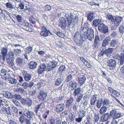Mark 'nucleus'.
<instances>
[{
    "label": "nucleus",
    "mask_w": 124,
    "mask_h": 124,
    "mask_svg": "<svg viewBox=\"0 0 124 124\" xmlns=\"http://www.w3.org/2000/svg\"><path fill=\"white\" fill-rule=\"evenodd\" d=\"M53 69L51 65L48 64L46 66L45 63H43L40 64L38 66V72L39 74H41L45 71H48Z\"/></svg>",
    "instance_id": "1"
},
{
    "label": "nucleus",
    "mask_w": 124,
    "mask_h": 124,
    "mask_svg": "<svg viewBox=\"0 0 124 124\" xmlns=\"http://www.w3.org/2000/svg\"><path fill=\"white\" fill-rule=\"evenodd\" d=\"M107 64L110 69L114 70L116 67V62L115 60L111 59H110L108 60Z\"/></svg>",
    "instance_id": "2"
},
{
    "label": "nucleus",
    "mask_w": 124,
    "mask_h": 124,
    "mask_svg": "<svg viewBox=\"0 0 124 124\" xmlns=\"http://www.w3.org/2000/svg\"><path fill=\"white\" fill-rule=\"evenodd\" d=\"M98 30L101 32L105 34L108 31V27L103 23H101L98 26Z\"/></svg>",
    "instance_id": "3"
},
{
    "label": "nucleus",
    "mask_w": 124,
    "mask_h": 124,
    "mask_svg": "<svg viewBox=\"0 0 124 124\" xmlns=\"http://www.w3.org/2000/svg\"><path fill=\"white\" fill-rule=\"evenodd\" d=\"M117 109H114L112 110L110 112V116L111 117L113 116L114 118L116 119L120 117L122 115L121 113L117 111Z\"/></svg>",
    "instance_id": "4"
},
{
    "label": "nucleus",
    "mask_w": 124,
    "mask_h": 124,
    "mask_svg": "<svg viewBox=\"0 0 124 124\" xmlns=\"http://www.w3.org/2000/svg\"><path fill=\"white\" fill-rule=\"evenodd\" d=\"M65 16L67 19V21L68 25L70 26L71 24L73 19V15L72 13L69 12L66 13Z\"/></svg>",
    "instance_id": "5"
},
{
    "label": "nucleus",
    "mask_w": 124,
    "mask_h": 124,
    "mask_svg": "<svg viewBox=\"0 0 124 124\" xmlns=\"http://www.w3.org/2000/svg\"><path fill=\"white\" fill-rule=\"evenodd\" d=\"M112 22L113 24L115 25V27L118 26L122 20V18L121 16H115Z\"/></svg>",
    "instance_id": "6"
},
{
    "label": "nucleus",
    "mask_w": 124,
    "mask_h": 124,
    "mask_svg": "<svg viewBox=\"0 0 124 124\" xmlns=\"http://www.w3.org/2000/svg\"><path fill=\"white\" fill-rule=\"evenodd\" d=\"M41 29L42 30L40 34L44 37H46L52 35L51 32L49 30H47L45 26H41Z\"/></svg>",
    "instance_id": "7"
},
{
    "label": "nucleus",
    "mask_w": 124,
    "mask_h": 124,
    "mask_svg": "<svg viewBox=\"0 0 124 124\" xmlns=\"http://www.w3.org/2000/svg\"><path fill=\"white\" fill-rule=\"evenodd\" d=\"M77 78V81L80 86L82 85L85 83V81L86 79V77L84 75L81 74L78 75Z\"/></svg>",
    "instance_id": "8"
},
{
    "label": "nucleus",
    "mask_w": 124,
    "mask_h": 124,
    "mask_svg": "<svg viewBox=\"0 0 124 124\" xmlns=\"http://www.w3.org/2000/svg\"><path fill=\"white\" fill-rule=\"evenodd\" d=\"M45 105L43 103H41L38 105L36 108V113L38 112V111H40L41 112L44 111Z\"/></svg>",
    "instance_id": "9"
},
{
    "label": "nucleus",
    "mask_w": 124,
    "mask_h": 124,
    "mask_svg": "<svg viewBox=\"0 0 124 124\" xmlns=\"http://www.w3.org/2000/svg\"><path fill=\"white\" fill-rule=\"evenodd\" d=\"M47 96V93L41 90L40 91L39 95L38 96V98L41 101H43L45 100Z\"/></svg>",
    "instance_id": "10"
},
{
    "label": "nucleus",
    "mask_w": 124,
    "mask_h": 124,
    "mask_svg": "<svg viewBox=\"0 0 124 124\" xmlns=\"http://www.w3.org/2000/svg\"><path fill=\"white\" fill-rule=\"evenodd\" d=\"M86 37L90 41H91L94 39V34L93 30H90L86 34Z\"/></svg>",
    "instance_id": "11"
},
{
    "label": "nucleus",
    "mask_w": 124,
    "mask_h": 124,
    "mask_svg": "<svg viewBox=\"0 0 124 124\" xmlns=\"http://www.w3.org/2000/svg\"><path fill=\"white\" fill-rule=\"evenodd\" d=\"M24 111V115L28 118L31 119L32 118L34 117V114L33 113L29 110V109H25Z\"/></svg>",
    "instance_id": "12"
},
{
    "label": "nucleus",
    "mask_w": 124,
    "mask_h": 124,
    "mask_svg": "<svg viewBox=\"0 0 124 124\" xmlns=\"http://www.w3.org/2000/svg\"><path fill=\"white\" fill-rule=\"evenodd\" d=\"M22 75L23 76L24 79L26 81H29L31 79V76L28 73L27 71L23 70L22 72Z\"/></svg>",
    "instance_id": "13"
},
{
    "label": "nucleus",
    "mask_w": 124,
    "mask_h": 124,
    "mask_svg": "<svg viewBox=\"0 0 124 124\" xmlns=\"http://www.w3.org/2000/svg\"><path fill=\"white\" fill-rule=\"evenodd\" d=\"M8 52V50L6 48H3L1 50V54L2 55V60L3 61L5 60V57L6 56Z\"/></svg>",
    "instance_id": "14"
},
{
    "label": "nucleus",
    "mask_w": 124,
    "mask_h": 124,
    "mask_svg": "<svg viewBox=\"0 0 124 124\" xmlns=\"http://www.w3.org/2000/svg\"><path fill=\"white\" fill-rule=\"evenodd\" d=\"M64 109V105L62 104H57L55 108V110L56 112H60L62 111Z\"/></svg>",
    "instance_id": "15"
},
{
    "label": "nucleus",
    "mask_w": 124,
    "mask_h": 124,
    "mask_svg": "<svg viewBox=\"0 0 124 124\" xmlns=\"http://www.w3.org/2000/svg\"><path fill=\"white\" fill-rule=\"evenodd\" d=\"M22 27L24 29L29 31L32 32V28L29 27V23L27 21L25 22L24 23Z\"/></svg>",
    "instance_id": "16"
},
{
    "label": "nucleus",
    "mask_w": 124,
    "mask_h": 124,
    "mask_svg": "<svg viewBox=\"0 0 124 124\" xmlns=\"http://www.w3.org/2000/svg\"><path fill=\"white\" fill-rule=\"evenodd\" d=\"M17 65L20 67H21L23 65V58L21 57H18L16 60Z\"/></svg>",
    "instance_id": "17"
},
{
    "label": "nucleus",
    "mask_w": 124,
    "mask_h": 124,
    "mask_svg": "<svg viewBox=\"0 0 124 124\" xmlns=\"http://www.w3.org/2000/svg\"><path fill=\"white\" fill-rule=\"evenodd\" d=\"M94 116L93 118V122L94 124L98 122L100 118V113H94Z\"/></svg>",
    "instance_id": "18"
},
{
    "label": "nucleus",
    "mask_w": 124,
    "mask_h": 124,
    "mask_svg": "<svg viewBox=\"0 0 124 124\" xmlns=\"http://www.w3.org/2000/svg\"><path fill=\"white\" fill-rule=\"evenodd\" d=\"M37 65V63L34 61H31L28 63V67L29 68L34 69L36 68Z\"/></svg>",
    "instance_id": "19"
},
{
    "label": "nucleus",
    "mask_w": 124,
    "mask_h": 124,
    "mask_svg": "<svg viewBox=\"0 0 124 124\" xmlns=\"http://www.w3.org/2000/svg\"><path fill=\"white\" fill-rule=\"evenodd\" d=\"M92 30V29L90 28H89L88 27H85V26H82L81 27V29L80 31L81 32L85 34H86L87 33H88L89 30Z\"/></svg>",
    "instance_id": "20"
},
{
    "label": "nucleus",
    "mask_w": 124,
    "mask_h": 124,
    "mask_svg": "<svg viewBox=\"0 0 124 124\" xmlns=\"http://www.w3.org/2000/svg\"><path fill=\"white\" fill-rule=\"evenodd\" d=\"M67 25H68V26H69L68 25L67 21L65 20H64V21L63 20L61 21L59 24V26L61 27L63 29H64Z\"/></svg>",
    "instance_id": "21"
},
{
    "label": "nucleus",
    "mask_w": 124,
    "mask_h": 124,
    "mask_svg": "<svg viewBox=\"0 0 124 124\" xmlns=\"http://www.w3.org/2000/svg\"><path fill=\"white\" fill-rule=\"evenodd\" d=\"M111 117L110 114L108 113L105 114L103 115L102 117L101 118L102 120L103 121H106Z\"/></svg>",
    "instance_id": "22"
},
{
    "label": "nucleus",
    "mask_w": 124,
    "mask_h": 124,
    "mask_svg": "<svg viewBox=\"0 0 124 124\" xmlns=\"http://www.w3.org/2000/svg\"><path fill=\"white\" fill-rule=\"evenodd\" d=\"M97 95H94L91 98L90 101V105L91 106H94L95 105L97 100Z\"/></svg>",
    "instance_id": "23"
},
{
    "label": "nucleus",
    "mask_w": 124,
    "mask_h": 124,
    "mask_svg": "<svg viewBox=\"0 0 124 124\" xmlns=\"http://www.w3.org/2000/svg\"><path fill=\"white\" fill-rule=\"evenodd\" d=\"M87 16L88 20L91 21L95 17L94 13L93 12H91L89 13L88 14Z\"/></svg>",
    "instance_id": "24"
},
{
    "label": "nucleus",
    "mask_w": 124,
    "mask_h": 124,
    "mask_svg": "<svg viewBox=\"0 0 124 124\" xmlns=\"http://www.w3.org/2000/svg\"><path fill=\"white\" fill-rule=\"evenodd\" d=\"M113 49L112 48H109L105 51V54L108 57H110L113 52Z\"/></svg>",
    "instance_id": "25"
},
{
    "label": "nucleus",
    "mask_w": 124,
    "mask_h": 124,
    "mask_svg": "<svg viewBox=\"0 0 124 124\" xmlns=\"http://www.w3.org/2000/svg\"><path fill=\"white\" fill-rule=\"evenodd\" d=\"M81 88L80 87L76 88L74 90V91L73 92V95L75 97L78 95L79 94L81 93Z\"/></svg>",
    "instance_id": "26"
},
{
    "label": "nucleus",
    "mask_w": 124,
    "mask_h": 124,
    "mask_svg": "<svg viewBox=\"0 0 124 124\" xmlns=\"http://www.w3.org/2000/svg\"><path fill=\"white\" fill-rule=\"evenodd\" d=\"M63 80V78L62 77L56 79L55 81V85L57 86L60 85L62 83Z\"/></svg>",
    "instance_id": "27"
},
{
    "label": "nucleus",
    "mask_w": 124,
    "mask_h": 124,
    "mask_svg": "<svg viewBox=\"0 0 124 124\" xmlns=\"http://www.w3.org/2000/svg\"><path fill=\"white\" fill-rule=\"evenodd\" d=\"M118 43V41L117 39H114L112 40L110 43V46L111 47H115L116 46Z\"/></svg>",
    "instance_id": "28"
},
{
    "label": "nucleus",
    "mask_w": 124,
    "mask_h": 124,
    "mask_svg": "<svg viewBox=\"0 0 124 124\" xmlns=\"http://www.w3.org/2000/svg\"><path fill=\"white\" fill-rule=\"evenodd\" d=\"M101 23V22L100 21V20L99 19L96 20L95 19L93 20V24L92 25L93 27H97V26H98L99 25L100 23Z\"/></svg>",
    "instance_id": "29"
},
{
    "label": "nucleus",
    "mask_w": 124,
    "mask_h": 124,
    "mask_svg": "<svg viewBox=\"0 0 124 124\" xmlns=\"http://www.w3.org/2000/svg\"><path fill=\"white\" fill-rule=\"evenodd\" d=\"M7 63L9 64L10 66H12L14 65L13 62V58L8 57L7 58Z\"/></svg>",
    "instance_id": "30"
},
{
    "label": "nucleus",
    "mask_w": 124,
    "mask_h": 124,
    "mask_svg": "<svg viewBox=\"0 0 124 124\" xmlns=\"http://www.w3.org/2000/svg\"><path fill=\"white\" fill-rule=\"evenodd\" d=\"M86 113V111L84 110L80 109V111L78 113V116L83 118L85 116Z\"/></svg>",
    "instance_id": "31"
},
{
    "label": "nucleus",
    "mask_w": 124,
    "mask_h": 124,
    "mask_svg": "<svg viewBox=\"0 0 124 124\" xmlns=\"http://www.w3.org/2000/svg\"><path fill=\"white\" fill-rule=\"evenodd\" d=\"M108 109V108L105 106L102 107L99 111L100 114H102L105 113Z\"/></svg>",
    "instance_id": "32"
},
{
    "label": "nucleus",
    "mask_w": 124,
    "mask_h": 124,
    "mask_svg": "<svg viewBox=\"0 0 124 124\" xmlns=\"http://www.w3.org/2000/svg\"><path fill=\"white\" fill-rule=\"evenodd\" d=\"M73 99L72 98H70L67 101L66 106L68 108H69L70 106H72L73 104Z\"/></svg>",
    "instance_id": "33"
},
{
    "label": "nucleus",
    "mask_w": 124,
    "mask_h": 124,
    "mask_svg": "<svg viewBox=\"0 0 124 124\" xmlns=\"http://www.w3.org/2000/svg\"><path fill=\"white\" fill-rule=\"evenodd\" d=\"M3 94L6 97L10 99L12 98L13 95L11 93L7 91L5 92Z\"/></svg>",
    "instance_id": "34"
},
{
    "label": "nucleus",
    "mask_w": 124,
    "mask_h": 124,
    "mask_svg": "<svg viewBox=\"0 0 124 124\" xmlns=\"http://www.w3.org/2000/svg\"><path fill=\"white\" fill-rule=\"evenodd\" d=\"M94 43L95 44L99 45L101 44V41L99 39L98 36H95Z\"/></svg>",
    "instance_id": "35"
},
{
    "label": "nucleus",
    "mask_w": 124,
    "mask_h": 124,
    "mask_svg": "<svg viewBox=\"0 0 124 124\" xmlns=\"http://www.w3.org/2000/svg\"><path fill=\"white\" fill-rule=\"evenodd\" d=\"M29 20L30 22L33 24H35L36 22L40 23L39 20L36 18H34L33 17H31Z\"/></svg>",
    "instance_id": "36"
},
{
    "label": "nucleus",
    "mask_w": 124,
    "mask_h": 124,
    "mask_svg": "<svg viewBox=\"0 0 124 124\" xmlns=\"http://www.w3.org/2000/svg\"><path fill=\"white\" fill-rule=\"evenodd\" d=\"M8 81H9V83H11L12 84H15L17 82V81L16 79L12 78L9 79Z\"/></svg>",
    "instance_id": "37"
},
{
    "label": "nucleus",
    "mask_w": 124,
    "mask_h": 124,
    "mask_svg": "<svg viewBox=\"0 0 124 124\" xmlns=\"http://www.w3.org/2000/svg\"><path fill=\"white\" fill-rule=\"evenodd\" d=\"M102 103V101L101 99L97 100L96 102V106L98 108H101Z\"/></svg>",
    "instance_id": "38"
},
{
    "label": "nucleus",
    "mask_w": 124,
    "mask_h": 124,
    "mask_svg": "<svg viewBox=\"0 0 124 124\" xmlns=\"http://www.w3.org/2000/svg\"><path fill=\"white\" fill-rule=\"evenodd\" d=\"M72 84H71V86L72 87V90H74L76 88V87L78 85L77 83L76 82H72Z\"/></svg>",
    "instance_id": "39"
},
{
    "label": "nucleus",
    "mask_w": 124,
    "mask_h": 124,
    "mask_svg": "<svg viewBox=\"0 0 124 124\" xmlns=\"http://www.w3.org/2000/svg\"><path fill=\"white\" fill-rule=\"evenodd\" d=\"M73 78V76L71 74L68 75L65 79V81L67 82H68L69 81L72 80Z\"/></svg>",
    "instance_id": "40"
},
{
    "label": "nucleus",
    "mask_w": 124,
    "mask_h": 124,
    "mask_svg": "<svg viewBox=\"0 0 124 124\" xmlns=\"http://www.w3.org/2000/svg\"><path fill=\"white\" fill-rule=\"evenodd\" d=\"M114 16L109 14H108L106 16V17L108 18V19L109 20L111 21L112 22L114 19Z\"/></svg>",
    "instance_id": "41"
},
{
    "label": "nucleus",
    "mask_w": 124,
    "mask_h": 124,
    "mask_svg": "<svg viewBox=\"0 0 124 124\" xmlns=\"http://www.w3.org/2000/svg\"><path fill=\"white\" fill-rule=\"evenodd\" d=\"M19 85H21L23 88L25 89H27V88L28 87V83L27 82L23 83L21 85L19 83L17 84L18 85V86Z\"/></svg>",
    "instance_id": "42"
},
{
    "label": "nucleus",
    "mask_w": 124,
    "mask_h": 124,
    "mask_svg": "<svg viewBox=\"0 0 124 124\" xmlns=\"http://www.w3.org/2000/svg\"><path fill=\"white\" fill-rule=\"evenodd\" d=\"M110 103L109 100L108 99H105L103 101L102 104L103 106H107Z\"/></svg>",
    "instance_id": "43"
},
{
    "label": "nucleus",
    "mask_w": 124,
    "mask_h": 124,
    "mask_svg": "<svg viewBox=\"0 0 124 124\" xmlns=\"http://www.w3.org/2000/svg\"><path fill=\"white\" fill-rule=\"evenodd\" d=\"M84 41L81 39L80 40H78L76 42L77 45L78 46H82L83 45V44Z\"/></svg>",
    "instance_id": "44"
},
{
    "label": "nucleus",
    "mask_w": 124,
    "mask_h": 124,
    "mask_svg": "<svg viewBox=\"0 0 124 124\" xmlns=\"http://www.w3.org/2000/svg\"><path fill=\"white\" fill-rule=\"evenodd\" d=\"M33 49L32 47L31 46H29L27 47L25 51L28 53H31Z\"/></svg>",
    "instance_id": "45"
},
{
    "label": "nucleus",
    "mask_w": 124,
    "mask_h": 124,
    "mask_svg": "<svg viewBox=\"0 0 124 124\" xmlns=\"http://www.w3.org/2000/svg\"><path fill=\"white\" fill-rule=\"evenodd\" d=\"M2 78L3 79H8L9 80V79L11 78V77L10 74H7V73L2 77Z\"/></svg>",
    "instance_id": "46"
},
{
    "label": "nucleus",
    "mask_w": 124,
    "mask_h": 124,
    "mask_svg": "<svg viewBox=\"0 0 124 124\" xmlns=\"http://www.w3.org/2000/svg\"><path fill=\"white\" fill-rule=\"evenodd\" d=\"M118 29L121 34H123L124 33V27L123 25H121L119 26Z\"/></svg>",
    "instance_id": "47"
},
{
    "label": "nucleus",
    "mask_w": 124,
    "mask_h": 124,
    "mask_svg": "<svg viewBox=\"0 0 124 124\" xmlns=\"http://www.w3.org/2000/svg\"><path fill=\"white\" fill-rule=\"evenodd\" d=\"M32 101L30 98H28L27 99L26 103L29 106H30L32 103Z\"/></svg>",
    "instance_id": "48"
},
{
    "label": "nucleus",
    "mask_w": 124,
    "mask_h": 124,
    "mask_svg": "<svg viewBox=\"0 0 124 124\" xmlns=\"http://www.w3.org/2000/svg\"><path fill=\"white\" fill-rule=\"evenodd\" d=\"M78 96L76 100L77 102H79L81 100L83 96V94L82 93H80Z\"/></svg>",
    "instance_id": "49"
},
{
    "label": "nucleus",
    "mask_w": 124,
    "mask_h": 124,
    "mask_svg": "<svg viewBox=\"0 0 124 124\" xmlns=\"http://www.w3.org/2000/svg\"><path fill=\"white\" fill-rule=\"evenodd\" d=\"M14 97L15 99H16L18 100H21L22 98V97L20 95L17 94H15L14 95Z\"/></svg>",
    "instance_id": "50"
},
{
    "label": "nucleus",
    "mask_w": 124,
    "mask_h": 124,
    "mask_svg": "<svg viewBox=\"0 0 124 124\" xmlns=\"http://www.w3.org/2000/svg\"><path fill=\"white\" fill-rule=\"evenodd\" d=\"M71 115L70 117V119L71 121H72L76 119V114L72 113H71Z\"/></svg>",
    "instance_id": "51"
},
{
    "label": "nucleus",
    "mask_w": 124,
    "mask_h": 124,
    "mask_svg": "<svg viewBox=\"0 0 124 124\" xmlns=\"http://www.w3.org/2000/svg\"><path fill=\"white\" fill-rule=\"evenodd\" d=\"M6 6L8 8H14V5L10 2L7 3L6 4Z\"/></svg>",
    "instance_id": "52"
},
{
    "label": "nucleus",
    "mask_w": 124,
    "mask_h": 124,
    "mask_svg": "<svg viewBox=\"0 0 124 124\" xmlns=\"http://www.w3.org/2000/svg\"><path fill=\"white\" fill-rule=\"evenodd\" d=\"M118 32L116 31H114L110 35L113 38L116 37L118 35Z\"/></svg>",
    "instance_id": "53"
},
{
    "label": "nucleus",
    "mask_w": 124,
    "mask_h": 124,
    "mask_svg": "<svg viewBox=\"0 0 124 124\" xmlns=\"http://www.w3.org/2000/svg\"><path fill=\"white\" fill-rule=\"evenodd\" d=\"M66 69L65 66L63 65H62L59 68V70L60 71H65Z\"/></svg>",
    "instance_id": "54"
},
{
    "label": "nucleus",
    "mask_w": 124,
    "mask_h": 124,
    "mask_svg": "<svg viewBox=\"0 0 124 124\" xmlns=\"http://www.w3.org/2000/svg\"><path fill=\"white\" fill-rule=\"evenodd\" d=\"M83 118L78 116V118L75 119V121L78 123H80L82 120Z\"/></svg>",
    "instance_id": "55"
},
{
    "label": "nucleus",
    "mask_w": 124,
    "mask_h": 124,
    "mask_svg": "<svg viewBox=\"0 0 124 124\" xmlns=\"http://www.w3.org/2000/svg\"><path fill=\"white\" fill-rule=\"evenodd\" d=\"M19 120L20 122L22 123H23L24 122V116L23 115H21L19 118Z\"/></svg>",
    "instance_id": "56"
},
{
    "label": "nucleus",
    "mask_w": 124,
    "mask_h": 124,
    "mask_svg": "<svg viewBox=\"0 0 124 124\" xmlns=\"http://www.w3.org/2000/svg\"><path fill=\"white\" fill-rule=\"evenodd\" d=\"M14 52L16 55H18L21 53V51L18 49H15L14 50Z\"/></svg>",
    "instance_id": "57"
},
{
    "label": "nucleus",
    "mask_w": 124,
    "mask_h": 124,
    "mask_svg": "<svg viewBox=\"0 0 124 124\" xmlns=\"http://www.w3.org/2000/svg\"><path fill=\"white\" fill-rule=\"evenodd\" d=\"M109 44L108 42L104 40L102 44V46L103 47H105L108 46Z\"/></svg>",
    "instance_id": "58"
},
{
    "label": "nucleus",
    "mask_w": 124,
    "mask_h": 124,
    "mask_svg": "<svg viewBox=\"0 0 124 124\" xmlns=\"http://www.w3.org/2000/svg\"><path fill=\"white\" fill-rule=\"evenodd\" d=\"M55 124H61V121L59 118L56 117V118Z\"/></svg>",
    "instance_id": "59"
},
{
    "label": "nucleus",
    "mask_w": 124,
    "mask_h": 124,
    "mask_svg": "<svg viewBox=\"0 0 124 124\" xmlns=\"http://www.w3.org/2000/svg\"><path fill=\"white\" fill-rule=\"evenodd\" d=\"M14 53L12 52H9L8 53L9 57L13 58L14 56Z\"/></svg>",
    "instance_id": "60"
},
{
    "label": "nucleus",
    "mask_w": 124,
    "mask_h": 124,
    "mask_svg": "<svg viewBox=\"0 0 124 124\" xmlns=\"http://www.w3.org/2000/svg\"><path fill=\"white\" fill-rule=\"evenodd\" d=\"M112 94L115 95L116 97H119L120 95L119 93L115 90H114L113 92H112Z\"/></svg>",
    "instance_id": "61"
},
{
    "label": "nucleus",
    "mask_w": 124,
    "mask_h": 124,
    "mask_svg": "<svg viewBox=\"0 0 124 124\" xmlns=\"http://www.w3.org/2000/svg\"><path fill=\"white\" fill-rule=\"evenodd\" d=\"M52 64L51 66H52L53 69L55 68L57 65V63L56 62H52Z\"/></svg>",
    "instance_id": "62"
},
{
    "label": "nucleus",
    "mask_w": 124,
    "mask_h": 124,
    "mask_svg": "<svg viewBox=\"0 0 124 124\" xmlns=\"http://www.w3.org/2000/svg\"><path fill=\"white\" fill-rule=\"evenodd\" d=\"M12 101L17 106H19L20 105V103L18 101L16 100L13 99L12 100Z\"/></svg>",
    "instance_id": "63"
},
{
    "label": "nucleus",
    "mask_w": 124,
    "mask_h": 124,
    "mask_svg": "<svg viewBox=\"0 0 124 124\" xmlns=\"http://www.w3.org/2000/svg\"><path fill=\"white\" fill-rule=\"evenodd\" d=\"M49 124H55V120L54 119H52L49 120Z\"/></svg>",
    "instance_id": "64"
}]
</instances>
